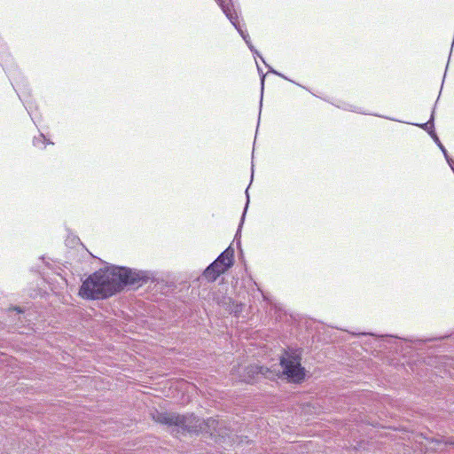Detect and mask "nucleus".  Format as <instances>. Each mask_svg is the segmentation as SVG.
Instances as JSON below:
<instances>
[{
    "mask_svg": "<svg viewBox=\"0 0 454 454\" xmlns=\"http://www.w3.org/2000/svg\"><path fill=\"white\" fill-rule=\"evenodd\" d=\"M146 282L142 271L129 268L111 266L90 275L82 285L79 294L86 299H102L112 296L127 285Z\"/></svg>",
    "mask_w": 454,
    "mask_h": 454,
    "instance_id": "f257e3e1",
    "label": "nucleus"
},
{
    "mask_svg": "<svg viewBox=\"0 0 454 454\" xmlns=\"http://www.w3.org/2000/svg\"><path fill=\"white\" fill-rule=\"evenodd\" d=\"M234 251L228 247L225 249L205 270L204 277L208 281H215L222 273L225 272L233 264Z\"/></svg>",
    "mask_w": 454,
    "mask_h": 454,
    "instance_id": "f03ea898",
    "label": "nucleus"
},
{
    "mask_svg": "<svg viewBox=\"0 0 454 454\" xmlns=\"http://www.w3.org/2000/svg\"><path fill=\"white\" fill-rule=\"evenodd\" d=\"M282 373L294 382L301 381L304 378V369L301 366V358L297 354L286 352L280 359Z\"/></svg>",
    "mask_w": 454,
    "mask_h": 454,
    "instance_id": "7ed1b4c3",
    "label": "nucleus"
},
{
    "mask_svg": "<svg viewBox=\"0 0 454 454\" xmlns=\"http://www.w3.org/2000/svg\"><path fill=\"white\" fill-rule=\"evenodd\" d=\"M153 419L154 421L163 425L177 426L187 429L190 428V425L188 424V418L176 413L155 411L153 414Z\"/></svg>",
    "mask_w": 454,
    "mask_h": 454,
    "instance_id": "20e7f679",
    "label": "nucleus"
},
{
    "mask_svg": "<svg viewBox=\"0 0 454 454\" xmlns=\"http://www.w3.org/2000/svg\"><path fill=\"white\" fill-rule=\"evenodd\" d=\"M219 2V4L221 5L223 12L225 13V15L227 16V18L230 20V21L232 23V25L236 27V29L239 31V35L244 37V35H248L247 33H246L241 27L238 24L237 22V15L236 13L232 12L231 8L229 7V5H225L223 4L222 2H220V0H217Z\"/></svg>",
    "mask_w": 454,
    "mask_h": 454,
    "instance_id": "39448f33",
    "label": "nucleus"
},
{
    "mask_svg": "<svg viewBox=\"0 0 454 454\" xmlns=\"http://www.w3.org/2000/svg\"><path fill=\"white\" fill-rule=\"evenodd\" d=\"M430 134L432 135L433 138L434 139V141L437 143L438 146L440 147V149L442 150V152L443 153L446 160H450L448 156V153H447V151L446 149L444 148V146L441 144L439 138L437 137V136L432 131L430 132Z\"/></svg>",
    "mask_w": 454,
    "mask_h": 454,
    "instance_id": "423d86ee",
    "label": "nucleus"
},
{
    "mask_svg": "<svg viewBox=\"0 0 454 454\" xmlns=\"http://www.w3.org/2000/svg\"><path fill=\"white\" fill-rule=\"evenodd\" d=\"M244 39V41L246 42V43L247 44V46L249 47V49L254 53V54H258V51L254 48V46L252 45L251 43V41H250V37H249V35H244V37H242Z\"/></svg>",
    "mask_w": 454,
    "mask_h": 454,
    "instance_id": "0eeeda50",
    "label": "nucleus"
},
{
    "mask_svg": "<svg viewBox=\"0 0 454 454\" xmlns=\"http://www.w3.org/2000/svg\"><path fill=\"white\" fill-rule=\"evenodd\" d=\"M250 371H251L253 373H262V374H264V372H263V368H262V367L252 366V367L250 368Z\"/></svg>",
    "mask_w": 454,
    "mask_h": 454,
    "instance_id": "6e6552de",
    "label": "nucleus"
},
{
    "mask_svg": "<svg viewBox=\"0 0 454 454\" xmlns=\"http://www.w3.org/2000/svg\"><path fill=\"white\" fill-rule=\"evenodd\" d=\"M246 193H247V190L246 191ZM247 196L248 197V194H247ZM248 202H249V199L247 198V204H246V207H245V210H244L243 215H242V222L244 221V218H245V215H246V212H247V207H248Z\"/></svg>",
    "mask_w": 454,
    "mask_h": 454,
    "instance_id": "1a4fd4ad",
    "label": "nucleus"
},
{
    "mask_svg": "<svg viewBox=\"0 0 454 454\" xmlns=\"http://www.w3.org/2000/svg\"><path fill=\"white\" fill-rule=\"evenodd\" d=\"M429 125H430V127H433V124L431 123V121H428V122H427V123H425V124H423V125H421V127H422L423 129H428V127H429Z\"/></svg>",
    "mask_w": 454,
    "mask_h": 454,
    "instance_id": "9d476101",
    "label": "nucleus"
},
{
    "mask_svg": "<svg viewBox=\"0 0 454 454\" xmlns=\"http://www.w3.org/2000/svg\"><path fill=\"white\" fill-rule=\"evenodd\" d=\"M448 163L454 171V160H448Z\"/></svg>",
    "mask_w": 454,
    "mask_h": 454,
    "instance_id": "9b49d317",
    "label": "nucleus"
},
{
    "mask_svg": "<svg viewBox=\"0 0 454 454\" xmlns=\"http://www.w3.org/2000/svg\"><path fill=\"white\" fill-rule=\"evenodd\" d=\"M43 261L45 262V265L49 268H51V262L49 261H46L44 257L42 258Z\"/></svg>",
    "mask_w": 454,
    "mask_h": 454,
    "instance_id": "f8f14e48",
    "label": "nucleus"
},
{
    "mask_svg": "<svg viewBox=\"0 0 454 454\" xmlns=\"http://www.w3.org/2000/svg\"><path fill=\"white\" fill-rule=\"evenodd\" d=\"M10 310H17L18 313H22L23 311L19 308L10 309Z\"/></svg>",
    "mask_w": 454,
    "mask_h": 454,
    "instance_id": "ddd939ff",
    "label": "nucleus"
},
{
    "mask_svg": "<svg viewBox=\"0 0 454 454\" xmlns=\"http://www.w3.org/2000/svg\"><path fill=\"white\" fill-rule=\"evenodd\" d=\"M271 72H272V73H274L275 74H278V75H279V76H281V77H283V78L286 79L283 74H279V73H278V72H276V71L271 70Z\"/></svg>",
    "mask_w": 454,
    "mask_h": 454,
    "instance_id": "4468645a",
    "label": "nucleus"
},
{
    "mask_svg": "<svg viewBox=\"0 0 454 454\" xmlns=\"http://www.w3.org/2000/svg\"><path fill=\"white\" fill-rule=\"evenodd\" d=\"M264 78H265V76L263 75V76H262V86H263V84H264Z\"/></svg>",
    "mask_w": 454,
    "mask_h": 454,
    "instance_id": "2eb2a0df",
    "label": "nucleus"
},
{
    "mask_svg": "<svg viewBox=\"0 0 454 454\" xmlns=\"http://www.w3.org/2000/svg\"><path fill=\"white\" fill-rule=\"evenodd\" d=\"M256 55L262 59V61H264V59H262V58L259 55V53H258V54H256Z\"/></svg>",
    "mask_w": 454,
    "mask_h": 454,
    "instance_id": "dca6fc26",
    "label": "nucleus"
}]
</instances>
